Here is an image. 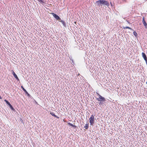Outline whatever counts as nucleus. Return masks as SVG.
<instances>
[{
  "mask_svg": "<svg viewBox=\"0 0 147 147\" xmlns=\"http://www.w3.org/2000/svg\"><path fill=\"white\" fill-rule=\"evenodd\" d=\"M96 4L97 6L100 7V5L101 6V5H106L107 7L109 6V4L107 1L104 0H99L96 1Z\"/></svg>",
  "mask_w": 147,
  "mask_h": 147,
  "instance_id": "nucleus-1",
  "label": "nucleus"
},
{
  "mask_svg": "<svg viewBox=\"0 0 147 147\" xmlns=\"http://www.w3.org/2000/svg\"><path fill=\"white\" fill-rule=\"evenodd\" d=\"M98 95L99 96L98 98H96V99L99 101H105V99L104 97H102L99 94L97 93Z\"/></svg>",
  "mask_w": 147,
  "mask_h": 147,
  "instance_id": "nucleus-2",
  "label": "nucleus"
},
{
  "mask_svg": "<svg viewBox=\"0 0 147 147\" xmlns=\"http://www.w3.org/2000/svg\"><path fill=\"white\" fill-rule=\"evenodd\" d=\"M89 122L91 125H92L93 123H94V117L93 115H91V116L89 118Z\"/></svg>",
  "mask_w": 147,
  "mask_h": 147,
  "instance_id": "nucleus-3",
  "label": "nucleus"
},
{
  "mask_svg": "<svg viewBox=\"0 0 147 147\" xmlns=\"http://www.w3.org/2000/svg\"><path fill=\"white\" fill-rule=\"evenodd\" d=\"M51 14H52L53 17L56 19L57 20H58L59 21L61 20V18L57 14L53 13H51Z\"/></svg>",
  "mask_w": 147,
  "mask_h": 147,
  "instance_id": "nucleus-4",
  "label": "nucleus"
},
{
  "mask_svg": "<svg viewBox=\"0 0 147 147\" xmlns=\"http://www.w3.org/2000/svg\"><path fill=\"white\" fill-rule=\"evenodd\" d=\"M21 88L22 89L23 91L25 92L26 94L27 95V96L28 97H30V95L29 94L28 92L22 86H21Z\"/></svg>",
  "mask_w": 147,
  "mask_h": 147,
  "instance_id": "nucleus-5",
  "label": "nucleus"
},
{
  "mask_svg": "<svg viewBox=\"0 0 147 147\" xmlns=\"http://www.w3.org/2000/svg\"><path fill=\"white\" fill-rule=\"evenodd\" d=\"M12 72V74H13L14 77L18 81H19L20 80L18 78V76L14 71L13 70H12L11 71Z\"/></svg>",
  "mask_w": 147,
  "mask_h": 147,
  "instance_id": "nucleus-6",
  "label": "nucleus"
},
{
  "mask_svg": "<svg viewBox=\"0 0 147 147\" xmlns=\"http://www.w3.org/2000/svg\"><path fill=\"white\" fill-rule=\"evenodd\" d=\"M142 22L145 26V28H147V24L146 22L145 21L144 18V17L143 18V19L142 20Z\"/></svg>",
  "mask_w": 147,
  "mask_h": 147,
  "instance_id": "nucleus-7",
  "label": "nucleus"
},
{
  "mask_svg": "<svg viewBox=\"0 0 147 147\" xmlns=\"http://www.w3.org/2000/svg\"><path fill=\"white\" fill-rule=\"evenodd\" d=\"M142 57L144 59V60H146V59H147V57L145 53L144 52H142Z\"/></svg>",
  "mask_w": 147,
  "mask_h": 147,
  "instance_id": "nucleus-8",
  "label": "nucleus"
},
{
  "mask_svg": "<svg viewBox=\"0 0 147 147\" xmlns=\"http://www.w3.org/2000/svg\"><path fill=\"white\" fill-rule=\"evenodd\" d=\"M50 114L52 116L54 117H55L59 119V117H58L56 115H55L54 113L53 112H50Z\"/></svg>",
  "mask_w": 147,
  "mask_h": 147,
  "instance_id": "nucleus-9",
  "label": "nucleus"
},
{
  "mask_svg": "<svg viewBox=\"0 0 147 147\" xmlns=\"http://www.w3.org/2000/svg\"><path fill=\"white\" fill-rule=\"evenodd\" d=\"M59 22H61L63 24L64 26L65 27H66V24L65 22L64 21L62 20L61 19V20H60L59 21Z\"/></svg>",
  "mask_w": 147,
  "mask_h": 147,
  "instance_id": "nucleus-10",
  "label": "nucleus"
},
{
  "mask_svg": "<svg viewBox=\"0 0 147 147\" xmlns=\"http://www.w3.org/2000/svg\"><path fill=\"white\" fill-rule=\"evenodd\" d=\"M10 108V109L12 110V111H15V109L13 108V106H12V105L10 104V105H9V106Z\"/></svg>",
  "mask_w": 147,
  "mask_h": 147,
  "instance_id": "nucleus-11",
  "label": "nucleus"
},
{
  "mask_svg": "<svg viewBox=\"0 0 147 147\" xmlns=\"http://www.w3.org/2000/svg\"><path fill=\"white\" fill-rule=\"evenodd\" d=\"M88 127L89 123H88V124H86V125L84 126V128H85L86 129H87L88 128Z\"/></svg>",
  "mask_w": 147,
  "mask_h": 147,
  "instance_id": "nucleus-12",
  "label": "nucleus"
},
{
  "mask_svg": "<svg viewBox=\"0 0 147 147\" xmlns=\"http://www.w3.org/2000/svg\"><path fill=\"white\" fill-rule=\"evenodd\" d=\"M4 101L6 102V103L9 106V105H10V103L7 100L5 99L4 100Z\"/></svg>",
  "mask_w": 147,
  "mask_h": 147,
  "instance_id": "nucleus-13",
  "label": "nucleus"
},
{
  "mask_svg": "<svg viewBox=\"0 0 147 147\" xmlns=\"http://www.w3.org/2000/svg\"><path fill=\"white\" fill-rule=\"evenodd\" d=\"M123 28L124 29H129L130 30H132V29L131 28L128 26L123 27Z\"/></svg>",
  "mask_w": 147,
  "mask_h": 147,
  "instance_id": "nucleus-14",
  "label": "nucleus"
},
{
  "mask_svg": "<svg viewBox=\"0 0 147 147\" xmlns=\"http://www.w3.org/2000/svg\"><path fill=\"white\" fill-rule=\"evenodd\" d=\"M104 101H100V102H99L98 104L100 105H103L104 103L103 102Z\"/></svg>",
  "mask_w": 147,
  "mask_h": 147,
  "instance_id": "nucleus-15",
  "label": "nucleus"
},
{
  "mask_svg": "<svg viewBox=\"0 0 147 147\" xmlns=\"http://www.w3.org/2000/svg\"><path fill=\"white\" fill-rule=\"evenodd\" d=\"M133 34L136 37L138 35L137 34L136 32L134 31L133 32Z\"/></svg>",
  "mask_w": 147,
  "mask_h": 147,
  "instance_id": "nucleus-16",
  "label": "nucleus"
},
{
  "mask_svg": "<svg viewBox=\"0 0 147 147\" xmlns=\"http://www.w3.org/2000/svg\"><path fill=\"white\" fill-rule=\"evenodd\" d=\"M68 124L69 125H70V126H72H72L73 125V124L72 123H68Z\"/></svg>",
  "mask_w": 147,
  "mask_h": 147,
  "instance_id": "nucleus-17",
  "label": "nucleus"
},
{
  "mask_svg": "<svg viewBox=\"0 0 147 147\" xmlns=\"http://www.w3.org/2000/svg\"><path fill=\"white\" fill-rule=\"evenodd\" d=\"M72 127H74V128H76V125H73V126Z\"/></svg>",
  "mask_w": 147,
  "mask_h": 147,
  "instance_id": "nucleus-18",
  "label": "nucleus"
},
{
  "mask_svg": "<svg viewBox=\"0 0 147 147\" xmlns=\"http://www.w3.org/2000/svg\"><path fill=\"white\" fill-rule=\"evenodd\" d=\"M71 60L72 62V63L74 64V61L72 59Z\"/></svg>",
  "mask_w": 147,
  "mask_h": 147,
  "instance_id": "nucleus-19",
  "label": "nucleus"
},
{
  "mask_svg": "<svg viewBox=\"0 0 147 147\" xmlns=\"http://www.w3.org/2000/svg\"><path fill=\"white\" fill-rule=\"evenodd\" d=\"M20 120L21 122H23V121L21 119H20Z\"/></svg>",
  "mask_w": 147,
  "mask_h": 147,
  "instance_id": "nucleus-20",
  "label": "nucleus"
},
{
  "mask_svg": "<svg viewBox=\"0 0 147 147\" xmlns=\"http://www.w3.org/2000/svg\"><path fill=\"white\" fill-rule=\"evenodd\" d=\"M144 60L145 61L146 63V64H147V59H146V60Z\"/></svg>",
  "mask_w": 147,
  "mask_h": 147,
  "instance_id": "nucleus-21",
  "label": "nucleus"
},
{
  "mask_svg": "<svg viewBox=\"0 0 147 147\" xmlns=\"http://www.w3.org/2000/svg\"><path fill=\"white\" fill-rule=\"evenodd\" d=\"M35 103H36V104H38L37 102H36V100H35Z\"/></svg>",
  "mask_w": 147,
  "mask_h": 147,
  "instance_id": "nucleus-22",
  "label": "nucleus"
},
{
  "mask_svg": "<svg viewBox=\"0 0 147 147\" xmlns=\"http://www.w3.org/2000/svg\"><path fill=\"white\" fill-rule=\"evenodd\" d=\"M111 3V6H112V3H111H111Z\"/></svg>",
  "mask_w": 147,
  "mask_h": 147,
  "instance_id": "nucleus-23",
  "label": "nucleus"
},
{
  "mask_svg": "<svg viewBox=\"0 0 147 147\" xmlns=\"http://www.w3.org/2000/svg\"><path fill=\"white\" fill-rule=\"evenodd\" d=\"M128 22V23L129 24L130 23V22Z\"/></svg>",
  "mask_w": 147,
  "mask_h": 147,
  "instance_id": "nucleus-24",
  "label": "nucleus"
},
{
  "mask_svg": "<svg viewBox=\"0 0 147 147\" xmlns=\"http://www.w3.org/2000/svg\"><path fill=\"white\" fill-rule=\"evenodd\" d=\"M146 84H147V81L146 82Z\"/></svg>",
  "mask_w": 147,
  "mask_h": 147,
  "instance_id": "nucleus-25",
  "label": "nucleus"
}]
</instances>
